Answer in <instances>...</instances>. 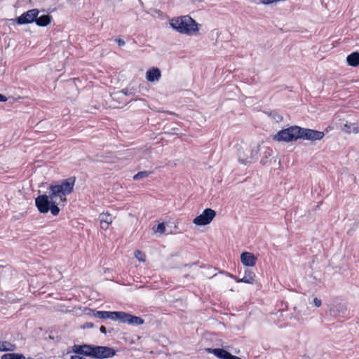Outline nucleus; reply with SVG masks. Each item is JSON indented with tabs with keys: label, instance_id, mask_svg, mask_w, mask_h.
<instances>
[{
	"label": "nucleus",
	"instance_id": "12",
	"mask_svg": "<svg viewBox=\"0 0 359 359\" xmlns=\"http://www.w3.org/2000/svg\"><path fill=\"white\" fill-rule=\"evenodd\" d=\"M161 76V72L157 67H152L147 70L146 73V79L149 82L158 81Z\"/></svg>",
	"mask_w": 359,
	"mask_h": 359
},
{
	"label": "nucleus",
	"instance_id": "1",
	"mask_svg": "<svg viewBox=\"0 0 359 359\" xmlns=\"http://www.w3.org/2000/svg\"><path fill=\"white\" fill-rule=\"evenodd\" d=\"M170 27L182 34L191 36L198 32L199 25L191 16L182 15L170 20Z\"/></svg>",
	"mask_w": 359,
	"mask_h": 359
},
{
	"label": "nucleus",
	"instance_id": "36",
	"mask_svg": "<svg viewBox=\"0 0 359 359\" xmlns=\"http://www.w3.org/2000/svg\"><path fill=\"white\" fill-rule=\"evenodd\" d=\"M100 331L103 334H107V329L104 326L102 325L100 328Z\"/></svg>",
	"mask_w": 359,
	"mask_h": 359
},
{
	"label": "nucleus",
	"instance_id": "38",
	"mask_svg": "<svg viewBox=\"0 0 359 359\" xmlns=\"http://www.w3.org/2000/svg\"><path fill=\"white\" fill-rule=\"evenodd\" d=\"M294 313L297 315V316H299L301 315L300 313V311L297 309V308L295 306L294 307Z\"/></svg>",
	"mask_w": 359,
	"mask_h": 359
},
{
	"label": "nucleus",
	"instance_id": "11",
	"mask_svg": "<svg viewBox=\"0 0 359 359\" xmlns=\"http://www.w3.org/2000/svg\"><path fill=\"white\" fill-rule=\"evenodd\" d=\"M257 260V257L249 252H244L241 255V261L245 266H253Z\"/></svg>",
	"mask_w": 359,
	"mask_h": 359
},
{
	"label": "nucleus",
	"instance_id": "37",
	"mask_svg": "<svg viewBox=\"0 0 359 359\" xmlns=\"http://www.w3.org/2000/svg\"><path fill=\"white\" fill-rule=\"evenodd\" d=\"M241 153L243 156H245V157L250 156V154H246L244 151H239L238 155Z\"/></svg>",
	"mask_w": 359,
	"mask_h": 359
},
{
	"label": "nucleus",
	"instance_id": "15",
	"mask_svg": "<svg viewBox=\"0 0 359 359\" xmlns=\"http://www.w3.org/2000/svg\"><path fill=\"white\" fill-rule=\"evenodd\" d=\"M101 228L107 229L112 222V216L108 213H102L100 215Z\"/></svg>",
	"mask_w": 359,
	"mask_h": 359
},
{
	"label": "nucleus",
	"instance_id": "39",
	"mask_svg": "<svg viewBox=\"0 0 359 359\" xmlns=\"http://www.w3.org/2000/svg\"><path fill=\"white\" fill-rule=\"evenodd\" d=\"M121 93H123L124 95H128V90L127 88H124L121 90Z\"/></svg>",
	"mask_w": 359,
	"mask_h": 359
},
{
	"label": "nucleus",
	"instance_id": "26",
	"mask_svg": "<svg viewBox=\"0 0 359 359\" xmlns=\"http://www.w3.org/2000/svg\"><path fill=\"white\" fill-rule=\"evenodd\" d=\"M153 230L155 233H163L165 231V226L164 223H159L156 226L153 227Z\"/></svg>",
	"mask_w": 359,
	"mask_h": 359
},
{
	"label": "nucleus",
	"instance_id": "23",
	"mask_svg": "<svg viewBox=\"0 0 359 359\" xmlns=\"http://www.w3.org/2000/svg\"><path fill=\"white\" fill-rule=\"evenodd\" d=\"M151 173L152 172L151 171H140L135 174L133 178L134 180H139L149 177Z\"/></svg>",
	"mask_w": 359,
	"mask_h": 359
},
{
	"label": "nucleus",
	"instance_id": "27",
	"mask_svg": "<svg viewBox=\"0 0 359 359\" xmlns=\"http://www.w3.org/2000/svg\"><path fill=\"white\" fill-rule=\"evenodd\" d=\"M83 345H74L72 348V351L79 355L83 354Z\"/></svg>",
	"mask_w": 359,
	"mask_h": 359
},
{
	"label": "nucleus",
	"instance_id": "14",
	"mask_svg": "<svg viewBox=\"0 0 359 359\" xmlns=\"http://www.w3.org/2000/svg\"><path fill=\"white\" fill-rule=\"evenodd\" d=\"M208 353L214 354L219 359H229L231 353L223 348H208Z\"/></svg>",
	"mask_w": 359,
	"mask_h": 359
},
{
	"label": "nucleus",
	"instance_id": "4",
	"mask_svg": "<svg viewBox=\"0 0 359 359\" xmlns=\"http://www.w3.org/2000/svg\"><path fill=\"white\" fill-rule=\"evenodd\" d=\"M298 126H292L278 132L274 136L273 140L278 142H290L299 139L300 132L298 131Z\"/></svg>",
	"mask_w": 359,
	"mask_h": 359
},
{
	"label": "nucleus",
	"instance_id": "33",
	"mask_svg": "<svg viewBox=\"0 0 359 359\" xmlns=\"http://www.w3.org/2000/svg\"><path fill=\"white\" fill-rule=\"evenodd\" d=\"M93 327V324L92 323H86L83 326V328H91Z\"/></svg>",
	"mask_w": 359,
	"mask_h": 359
},
{
	"label": "nucleus",
	"instance_id": "30",
	"mask_svg": "<svg viewBox=\"0 0 359 359\" xmlns=\"http://www.w3.org/2000/svg\"><path fill=\"white\" fill-rule=\"evenodd\" d=\"M313 303L316 307H320L322 304L321 300L320 299H318V297H315L313 299Z\"/></svg>",
	"mask_w": 359,
	"mask_h": 359
},
{
	"label": "nucleus",
	"instance_id": "20",
	"mask_svg": "<svg viewBox=\"0 0 359 359\" xmlns=\"http://www.w3.org/2000/svg\"><path fill=\"white\" fill-rule=\"evenodd\" d=\"M344 130L347 133H351L352 132L354 133H358L359 128L354 123H346L344 124Z\"/></svg>",
	"mask_w": 359,
	"mask_h": 359
},
{
	"label": "nucleus",
	"instance_id": "3",
	"mask_svg": "<svg viewBox=\"0 0 359 359\" xmlns=\"http://www.w3.org/2000/svg\"><path fill=\"white\" fill-rule=\"evenodd\" d=\"M76 182L75 177H70L61 181L59 184H51L48 190H50V196H56L60 201H66V196L70 194L73 190Z\"/></svg>",
	"mask_w": 359,
	"mask_h": 359
},
{
	"label": "nucleus",
	"instance_id": "13",
	"mask_svg": "<svg viewBox=\"0 0 359 359\" xmlns=\"http://www.w3.org/2000/svg\"><path fill=\"white\" fill-rule=\"evenodd\" d=\"M52 20V16L50 14H43L36 18L34 22L39 27H46L48 25Z\"/></svg>",
	"mask_w": 359,
	"mask_h": 359
},
{
	"label": "nucleus",
	"instance_id": "18",
	"mask_svg": "<svg viewBox=\"0 0 359 359\" xmlns=\"http://www.w3.org/2000/svg\"><path fill=\"white\" fill-rule=\"evenodd\" d=\"M93 315L94 317L100 319H111L112 320L113 311H95L92 310Z\"/></svg>",
	"mask_w": 359,
	"mask_h": 359
},
{
	"label": "nucleus",
	"instance_id": "22",
	"mask_svg": "<svg viewBox=\"0 0 359 359\" xmlns=\"http://www.w3.org/2000/svg\"><path fill=\"white\" fill-rule=\"evenodd\" d=\"M83 355L93 357L95 346L83 344Z\"/></svg>",
	"mask_w": 359,
	"mask_h": 359
},
{
	"label": "nucleus",
	"instance_id": "24",
	"mask_svg": "<svg viewBox=\"0 0 359 359\" xmlns=\"http://www.w3.org/2000/svg\"><path fill=\"white\" fill-rule=\"evenodd\" d=\"M1 359H25V357L20 353H6L1 357Z\"/></svg>",
	"mask_w": 359,
	"mask_h": 359
},
{
	"label": "nucleus",
	"instance_id": "19",
	"mask_svg": "<svg viewBox=\"0 0 359 359\" xmlns=\"http://www.w3.org/2000/svg\"><path fill=\"white\" fill-rule=\"evenodd\" d=\"M128 313L123 311H113L112 320H118L120 323H124L126 318L128 317Z\"/></svg>",
	"mask_w": 359,
	"mask_h": 359
},
{
	"label": "nucleus",
	"instance_id": "10",
	"mask_svg": "<svg viewBox=\"0 0 359 359\" xmlns=\"http://www.w3.org/2000/svg\"><path fill=\"white\" fill-rule=\"evenodd\" d=\"M255 273L250 269H246L244 271V276L242 278H238L233 275L230 277L233 278L237 283H245L248 284H253L255 279Z\"/></svg>",
	"mask_w": 359,
	"mask_h": 359
},
{
	"label": "nucleus",
	"instance_id": "6",
	"mask_svg": "<svg viewBox=\"0 0 359 359\" xmlns=\"http://www.w3.org/2000/svg\"><path fill=\"white\" fill-rule=\"evenodd\" d=\"M216 216V212L211 208H205L202 214L196 217L193 223L197 226L209 224Z\"/></svg>",
	"mask_w": 359,
	"mask_h": 359
},
{
	"label": "nucleus",
	"instance_id": "35",
	"mask_svg": "<svg viewBox=\"0 0 359 359\" xmlns=\"http://www.w3.org/2000/svg\"><path fill=\"white\" fill-rule=\"evenodd\" d=\"M71 359H84L82 356L79 355H74L71 356Z\"/></svg>",
	"mask_w": 359,
	"mask_h": 359
},
{
	"label": "nucleus",
	"instance_id": "28",
	"mask_svg": "<svg viewBox=\"0 0 359 359\" xmlns=\"http://www.w3.org/2000/svg\"><path fill=\"white\" fill-rule=\"evenodd\" d=\"M135 257L140 262H144L145 261V255L142 251L137 250L134 252Z\"/></svg>",
	"mask_w": 359,
	"mask_h": 359
},
{
	"label": "nucleus",
	"instance_id": "8",
	"mask_svg": "<svg viewBox=\"0 0 359 359\" xmlns=\"http://www.w3.org/2000/svg\"><path fill=\"white\" fill-rule=\"evenodd\" d=\"M116 354L113 348L107 346H95L93 358L98 359L109 358Z\"/></svg>",
	"mask_w": 359,
	"mask_h": 359
},
{
	"label": "nucleus",
	"instance_id": "5",
	"mask_svg": "<svg viewBox=\"0 0 359 359\" xmlns=\"http://www.w3.org/2000/svg\"><path fill=\"white\" fill-rule=\"evenodd\" d=\"M298 131L300 132L299 139L316 141L320 140L325 136L324 132L309 128H304L299 126Z\"/></svg>",
	"mask_w": 359,
	"mask_h": 359
},
{
	"label": "nucleus",
	"instance_id": "31",
	"mask_svg": "<svg viewBox=\"0 0 359 359\" xmlns=\"http://www.w3.org/2000/svg\"><path fill=\"white\" fill-rule=\"evenodd\" d=\"M115 41L119 46H123L125 45V41L122 39L117 38L115 39Z\"/></svg>",
	"mask_w": 359,
	"mask_h": 359
},
{
	"label": "nucleus",
	"instance_id": "34",
	"mask_svg": "<svg viewBox=\"0 0 359 359\" xmlns=\"http://www.w3.org/2000/svg\"><path fill=\"white\" fill-rule=\"evenodd\" d=\"M7 100V97L5 95L0 93V102H6Z\"/></svg>",
	"mask_w": 359,
	"mask_h": 359
},
{
	"label": "nucleus",
	"instance_id": "16",
	"mask_svg": "<svg viewBox=\"0 0 359 359\" xmlns=\"http://www.w3.org/2000/svg\"><path fill=\"white\" fill-rule=\"evenodd\" d=\"M124 323L131 325H140L144 323V320L141 317L135 316L128 313Z\"/></svg>",
	"mask_w": 359,
	"mask_h": 359
},
{
	"label": "nucleus",
	"instance_id": "9",
	"mask_svg": "<svg viewBox=\"0 0 359 359\" xmlns=\"http://www.w3.org/2000/svg\"><path fill=\"white\" fill-rule=\"evenodd\" d=\"M259 151V147L257 146L250 150H248L247 153H250V156L245 157L243 156L241 153L238 154V161L241 163L247 165L252 163L258 158V153Z\"/></svg>",
	"mask_w": 359,
	"mask_h": 359
},
{
	"label": "nucleus",
	"instance_id": "21",
	"mask_svg": "<svg viewBox=\"0 0 359 359\" xmlns=\"http://www.w3.org/2000/svg\"><path fill=\"white\" fill-rule=\"evenodd\" d=\"M15 346L8 341L0 342V351H13Z\"/></svg>",
	"mask_w": 359,
	"mask_h": 359
},
{
	"label": "nucleus",
	"instance_id": "29",
	"mask_svg": "<svg viewBox=\"0 0 359 359\" xmlns=\"http://www.w3.org/2000/svg\"><path fill=\"white\" fill-rule=\"evenodd\" d=\"M277 1H278V0H259V2L264 5H269Z\"/></svg>",
	"mask_w": 359,
	"mask_h": 359
},
{
	"label": "nucleus",
	"instance_id": "32",
	"mask_svg": "<svg viewBox=\"0 0 359 359\" xmlns=\"http://www.w3.org/2000/svg\"><path fill=\"white\" fill-rule=\"evenodd\" d=\"M273 118L276 122H280L283 120V116L277 114L273 116Z\"/></svg>",
	"mask_w": 359,
	"mask_h": 359
},
{
	"label": "nucleus",
	"instance_id": "40",
	"mask_svg": "<svg viewBox=\"0 0 359 359\" xmlns=\"http://www.w3.org/2000/svg\"><path fill=\"white\" fill-rule=\"evenodd\" d=\"M252 2L255 3V4H261V2H259V0H252Z\"/></svg>",
	"mask_w": 359,
	"mask_h": 359
},
{
	"label": "nucleus",
	"instance_id": "17",
	"mask_svg": "<svg viewBox=\"0 0 359 359\" xmlns=\"http://www.w3.org/2000/svg\"><path fill=\"white\" fill-rule=\"evenodd\" d=\"M346 62L350 66L358 67L359 65V53L353 52L349 54L346 57Z\"/></svg>",
	"mask_w": 359,
	"mask_h": 359
},
{
	"label": "nucleus",
	"instance_id": "41",
	"mask_svg": "<svg viewBox=\"0 0 359 359\" xmlns=\"http://www.w3.org/2000/svg\"><path fill=\"white\" fill-rule=\"evenodd\" d=\"M118 1H121L122 0H118Z\"/></svg>",
	"mask_w": 359,
	"mask_h": 359
},
{
	"label": "nucleus",
	"instance_id": "2",
	"mask_svg": "<svg viewBox=\"0 0 359 359\" xmlns=\"http://www.w3.org/2000/svg\"><path fill=\"white\" fill-rule=\"evenodd\" d=\"M58 204L57 197L50 196V190H48V195H39L35 198V205L39 212L43 214L50 211L53 215H57L60 212Z\"/></svg>",
	"mask_w": 359,
	"mask_h": 359
},
{
	"label": "nucleus",
	"instance_id": "25",
	"mask_svg": "<svg viewBox=\"0 0 359 359\" xmlns=\"http://www.w3.org/2000/svg\"><path fill=\"white\" fill-rule=\"evenodd\" d=\"M272 154V150L267 148L264 152V156L262 158L261 161H260V163L262 164V165H265L266 163V161H267V158L269 157H270Z\"/></svg>",
	"mask_w": 359,
	"mask_h": 359
},
{
	"label": "nucleus",
	"instance_id": "7",
	"mask_svg": "<svg viewBox=\"0 0 359 359\" xmlns=\"http://www.w3.org/2000/svg\"><path fill=\"white\" fill-rule=\"evenodd\" d=\"M39 11L37 8H33L23 13L21 15L15 18L18 25H25L34 22L36 18L39 15Z\"/></svg>",
	"mask_w": 359,
	"mask_h": 359
}]
</instances>
